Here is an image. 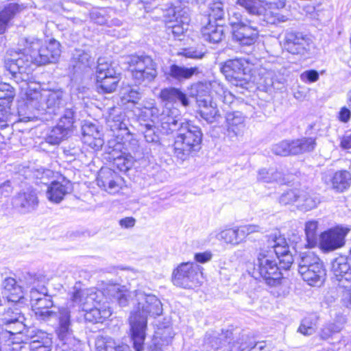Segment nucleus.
I'll return each instance as SVG.
<instances>
[{
	"label": "nucleus",
	"instance_id": "f257e3e1",
	"mask_svg": "<svg viewBox=\"0 0 351 351\" xmlns=\"http://www.w3.org/2000/svg\"><path fill=\"white\" fill-rule=\"evenodd\" d=\"M269 251L259 253L254 265L253 276L262 278L269 286L280 284L282 274L278 266L276 257L278 259L280 267L289 269L293 262L292 254L284 237L274 236L268 240Z\"/></svg>",
	"mask_w": 351,
	"mask_h": 351
},
{
	"label": "nucleus",
	"instance_id": "f03ea898",
	"mask_svg": "<svg viewBox=\"0 0 351 351\" xmlns=\"http://www.w3.org/2000/svg\"><path fill=\"white\" fill-rule=\"evenodd\" d=\"M130 297L133 309L129 318L131 340L135 351H144L147 317H156L162 313L160 300L151 293L141 290L132 292Z\"/></svg>",
	"mask_w": 351,
	"mask_h": 351
},
{
	"label": "nucleus",
	"instance_id": "7ed1b4c3",
	"mask_svg": "<svg viewBox=\"0 0 351 351\" xmlns=\"http://www.w3.org/2000/svg\"><path fill=\"white\" fill-rule=\"evenodd\" d=\"M236 3L249 14L261 17L267 24L277 25L288 20L278 12L285 7L286 0H237Z\"/></svg>",
	"mask_w": 351,
	"mask_h": 351
},
{
	"label": "nucleus",
	"instance_id": "20e7f679",
	"mask_svg": "<svg viewBox=\"0 0 351 351\" xmlns=\"http://www.w3.org/2000/svg\"><path fill=\"white\" fill-rule=\"evenodd\" d=\"M203 134L199 127L188 121L178 131L173 145V154L182 162L202 148Z\"/></svg>",
	"mask_w": 351,
	"mask_h": 351
},
{
	"label": "nucleus",
	"instance_id": "39448f33",
	"mask_svg": "<svg viewBox=\"0 0 351 351\" xmlns=\"http://www.w3.org/2000/svg\"><path fill=\"white\" fill-rule=\"evenodd\" d=\"M63 97L61 90L40 92L29 89L26 92V105L28 108L40 111L42 114L55 115L64 104Z\"/></svg>",
	"mask_w": 351,
	"mask_h": 351
},
{
	"label": "nucleus",
	"instance_id": "423d86ee",
	"mask_svg": "<svg viewBox=\"0 0 351 351\" xmlns=\"http://www.w3.org/2000/svg\"><path fill=\"white\" fill-rule=\"evenodd\" d=\"M25 51L34 60L36 65H44L56 62L60 55V45L55 39L48 43L36 37L25 38Z\"/></svg>",
	"mask_w": 351,
	"mask_h": 351
},
{
	"label": "nucleus",
	"instance_id": "0eeeda50",
	"mask_svg": "<svg viewBox=\"0 0 351 351\" xmlns=\"http://www.w3.org/2000/svg\"><path fill=\"white\" fill-rule=\"evenodd\" d=\"M229 25L233 39L241 45L250 46L255 43L258 36V29L255 23L235 11L229 14Z\"/></svg>",
	"mask_w": 351,
	"mask_h": 351
},
{
	"label": "nucleus",
	"instance_id": "6e6552de",
	"mask_svg": "<svg viewBox=\"0 0 351 351\" xmlns=\"http://www.w3.org/2000/svg\"><path fill=\"white\" fill-rule=\"evenodd\" d=\"M298 272L309 285L319 286L325 280L326 272L321 259L314 253L308 252L300 254Z\"/></svg>",
	"mask_w": 351,
	"mask_h": 351
},
{
	"label": "nucleus",
	"instance_id": "1a4fd4ad",
	"mask_svg": "<svg viewBox=\"0 0 351 351\" xmlns=\"http://www.w3.org/2000/svg\"><path fill=\"white\" fill-rule=\"evenodd\" d=\"M127 64L135 83H149L158 75L157 64L149 56H130L127 58Z\"/></svg>",
	"mask_w": 351,
	"mask_h": 351
},
{
	"label": "nucleus",
	"instance_id": "9d476101",
	"mask_svg": "<svg viewBox=\"0 0 351 351\" xmlns=\"http://www.w3.org/2000/svg\"><path fill=\"white\" fill-rule=\"evenodd\" d=\"M202 267L196 263H182L172 273L173 284L183 289L197 287L202 284Z\"/></svg>",
	"mask_w": 351,
	"mask_h": 351
},
{
	"label": "nucleus",
	"instance_id": "9b49d317",
	"mask_svg": "<svg viewBox=\"0 0 351 351\" xmlns=\"http://www.w3.org/2000/svg\"><path fill=\"white\" fill-rule=\"evenodd\" d=\"M152 116L151 122L160 125L162 133L169 134L178 131L186 122L182 121L180 110L177 108L165 106L162 111L156 107L148 109Z\"/></svg>",
	"mask_w": 351,
	"mask_h": 351
},
{
	"label": "nucleus",
	"instance_id": "f8f14e48",
	"mask_svg": "<svg viewBox=\"0 0 351 351\" xmlns=\"http://www.w3.org/2000/svg\"><path fill=\"white\" fill-rule=\"evenodd\" d=\"M221 71L233 86L243 88L250 81V68L245 59L236 58L226 61L221 66Z\"/></svg>",
	"mask_w": 351,
	"mask_h": 351
},
{
	"label": "nucleus",
	"instance_id": "ddd939ff",
	"mask_svg": "<svg viewBox=\"0 0 351 351\" xmlns=\"http://www.w3.org/2000/svg\"><path fill=\"white\" fill-rule=\"evenodd\" d=\"M32 64H34V60L25 51V47L23 51H9L5 60V69L15 77L17 75H21L20 78L22 80L27 79L28 74L32 71Z\"/></svg>",
	"mask_w": 351,
	"mask_h": 351
},
{
	"label": "nucleus",
	"instance_id": "4468645a",
	"mask_svg": "<svg viewBox=\"0 0 351 351\" xmlns=\"http://www.w3.org/2000/svg\"><path fill=\"white\" fill-rule=\"evenodd\" d=\"M283 46L289 53L305 57L314 49V43L310 35L294 30L286 31Z\"/></svg>",
	"mask_w": 351,
	"mask_h": 351
},
{
	"label": "nucleus",
	"instance_id": "2eb2a0df",
	"mask_svg": "<svg viewBox=\"0 0 351 351\" xmlns=\"http://www.w3.org/2000/svg\"><path fill=\"white\" fill-rule=\"evenodd\" d=\"M25 319L21 311L14 306L4 308L0 315L1 328L5 326V330L12 335L23 332L26 326L24 324Z\"/></svg>",
	"mask_w": 351,
	"mask_h": 351
},
{
	"label": "nucleus",
	"instance_id": "dca6fc26",
	"mask_svg": "<svg viewBox=\"0 0 351 351\" xmlns=\"http://www.w3.org/2000/svg\"><path fill=\"white\" fill-rule=\"evenodd\" d=\"M64 319L57 330L58 343L56 351H83L80 341L73 336L72 328L66 324V319Z\"/></svg>",
	"mask_w": 351,
	"mask_h": 351
},
{
	"label": "nucleus",
	"instance_id": "f3484780",
	"mask_svg": "<svg viewBox=\"0 0 351 351\" xmlns=\"http://www.w3.org/2000/svg\"><path fill=\"white\" fill-rule=\"evenodd\" d=\"M347 231L337 227L324 231L320 234L319 246L324 252H332L345 244Z\"/></svg>",
	"mask_w": 351,
	"mask_h": 351
},
{
	"label": "nucleus",
	"instance_id": "a211bd4d",
	"mask_svg": "<svg viewBox=\"0 0 351 351\" xmlns=\"http://www.w3.org/2000/svg\"><path fill=\"white\" fill-rule=\"evenodd\" d=\"M97 185L110 194L119 192L123 184V178L110 168H101L97 178Z\"/></svg>",
	"mask_w": 351,
	"mask_h": 351
},
{
	"label": "nucleus",
	"instance_id": "6ab92c4d",
	"mask_svg": "<svg viewBox=\"0 0 351 351\" xmlns=\"http://www.w3.org/2000/svg\"><path fill=\"white\" fill-rule=\"evenodd\" d=\"M173 12L174 19L167 24L168 34H171L175 38L182 40L180 37L187 31L190 22L189 9L176 8Z\"/></svg>",
	"mask_w": 351,
	"mask_h": 351
},
{
	"label": "nucleus",
	"instance_id": "aec40b11",
	"mask_svg": "<svg viewBox=\"0 0 351 351\" xmlns=\"http://www.w3.org/2000/svg\"><path fill=\"white\" fill-rule=\"evenodd\" d=\"M13 206L21 214H27L35 210L38 205L36 193L31 188L17 193L12 199Z\"/></svg>",
	"mask_w": 351,
	"mask_h": 351
},
{
	"label": "nucleus",
	"instance_id": "412c9836",
	"mask_svg": "<svg viewBox=\"0 0 351 351\" xmlns=\"http://www.w3.org/2000/svg\"><path fill=\"white\" fill-rule=\"evenodd\" d=\"M37 319L43 322H49L53 319L57 320V325L55 327V333L57 335V330L60 326L63 319H66V324L69 328H72V320L71 317L70 306H62L58 308V311L53 308H45V310H40L34 311Z\"/></svg>",
	"mask_w": 351,
	"mask_h": 351
},
{
	"label": "nucleus",
	"instance_id": "4be33fe9",
	"mask_svg": "<svg viewBox=\"0 0 351 351\" xmlns=\"http://www.w3.org/2000/svg\"><path fill=\"white\" fill-rule=\"evenodd\" d=\"M101 292L95 288L79 289L71 297V302L77 304L82 311H87L100 302Z\"/></svg>",
	"mask_w": 351,
	"mask_h": 351
},
{
	"label": "nucleus",
	"instance_id": "5701e85b",
	"mask_svg": "<svg viewBox=\"0 0 351 351\" xmlns=\"http://www.w3.org/2000/svg\"><path fill=\"white\" fill-rule=\"evenodd\" d=\"M226 128L227 136L230 139L242 137L246 128L245 116L239 111L228 112L226 116Z\"/></svg>",
	"mask_w": 351,
	"mask_h": 351
},
{
	"label": "nucleus",
	"instance_id": "b1692460",
	"mask_svg": "<svg viewBox=\"0 0 351 351\" xmlns=\"http://www.w3.org/2000/svg\"><path fill=\"white\" fill-rule=\"evenodd\" d=\"M331 270L338 284L351 282V248L349 257L340 256L333 260Z\"/></svg>",
	"mask_w": 351,
	"mask_h": 351
},
{
	"label": "nucleus",
	"instance_id": "393cba45",
	"mask_svg": "<svg viewBox=\"0 0 351 351\" xmlns=\"http://www.w3.org/2000/svg\"><path fill=\"white\" fill-rule=\"evenodd\" d=\"M197 104L201 117L207 123H213L220 119L221 114L217 109V104L213 101L210 95H197Z\"/></svg>",
	"mask_w": 351,
	"mask_h": 351
},
{
	"label": "nucleus",
	"instance_id": "a878e982",
	"mask_svg": "<svg viewBox=\"0 0 351 351\" xmlns=\"http://www.w3.org/2000/svg\"><path fill=\"white\" fill-rule=\"evenodd\" d=\"M326 184H330L332 188L337 192H343L350 186L351 174L346 170L335 173H326L322 177Z\"/></svg>",
	"mask_w": 351,
	"mask_h": 351
},
{
	"label": "nucleus",
	"instance_id": "bb28decb",
	"mask_svg": "<svg viewBox=\"0 0 351 351\" xmlns=\"http://www.w3.org/2000/svg\"><path fill=\"white\" fill-rule=\"evenodd\" d=\"M73 191L71 182L63 180L62 182L54 181L48 186L47 191V199L53 203H60L64 196Z\"/></svg>",
	"mask_w": 351,
	"mask_h": 351
},
{
	"label": "nucleus",
	"instance_id": "cd10ccee",
	"mask_svg": "<svg viewBox=\"0 0 351 351\" xmlns=\"http://www.w3.org/2000/svg\"><path fill=\"white\" fill-rule=\"evenodd\" d=\"M106 122L112 132L120 131L123 132L124 134L128 132L125 114L119 107H113L108 110Z\"/></svg>",
	"mask_w": 351,
	"mask_h": 351
},
{
	"label": "nucleus",
	"instance_id": "c85d7f7f",
	"mask_svg": "<svg viewBox=\"0 0 351 351\" xmlns=\"http://www.w3.org/2000/svg\"><path fill=\"white\" fill-rule=\"evenodd\" d=\"M160 98L165 103V106H169V105L176 104L177 101H180L184 107L188 106L189 104L186 95L180 88L175 87L162 89L160 93Z\"/></svg>",
	"mask_w": 351,
	"mask_h": 351
},
{
	"label": "nucleus",
	"instance_id": "c756f323",
	"mask_svg": "<svg viewBox=\"0 0 351 351\" xmlns=\"http://www.w3.org/2000/svg\"><path fill=\"white\" fill-rule=\"evenodd\" d=\"M83 141L95 149H99L104 141L97 127L92 123L84 124L82 128Z\"/></svg>",
	"mask_w": 351,
	"mask_h": 351
},
{
	"label": "nucleus",
	"instance_id": "7c9ffc66",
	"mask_svg": "<svg viewBox=\"0 0 351 351\" xmlns=\"http://www.w3.org/2000/svg\"><path fill=\"white\" fill-rule=\"evenodd\" d=\"M206 25L201 29L202 38L210 43H218L222 40L223 36V28L219 23L212 22L210 19H205Z\"/></svg>",
	"mask_w": 351,
	"mask_h": 351
},
{
	"label": "nucleus",
	"instance_id": "2f4dec72",
	"mask_svg": "<svg viewBox=\"0 0 351 351\" xmlns=\"http://www.w3.org/2000/svg\"><path fill=\"white\" fill-rule=\"evenodd\" d=\"M199 73L197 66L185 67L176 64L169 66L167 71L165 72L167 78H172L179 82L190 79L193 75Z\"/></svg>",
	"mask_w": 351,
	"mask_h": 351
},
{
	"label": "nucleus",
	"instance_id": "473e14b6",
	"mask_svg": "<svg viewBox=\"0 0 351 351\" xmlns=\"http://www.w3.org/2000/svg\"><path fill=\"white\" fill-rule=\"evenodd\" d=\"M51 346L52 341L49 334L38 330L32 337L29 351H51Z\"/></svg>",
	"mask_w": 351,
	"mask_h": 351
},
{
	"label": "nucleus",
	"instance_id": "72a5a7b5",
	"mask_svg": "<svg viewBox=\"0 0 351 351\" xmlns=\"http://www.w3.org/2000/svg\"><path fill=\"white\" fill-rule=\"evenodd\" d=\"M3 287L7 295L8 301L12 303H17L23 299L22 287L16 284L13 278H6L3 283Z\"/></svg>",
	"mask_w": 351,
	"mask_h": 351
},
{
	"label": "nucleus",
	"instance_id": "f704fd0d",
	"mask_svg": "<svg viewBox=\"0 0 351 351\" xmlns=\"http://www.w3.org/2000/svg\"><path fill=\"white\" fill-rule=\"evenodd\" d=\"M84 316L86 322L91 323H102L112 315V311L108 306L97 307L96 305L84 311Z\"/></svg>",
	"mask_w": 351,
	"mask_h": 351
},
{
	"label": "nucleus",
	"instance_id": "c9c22d12",
	"mask_svg": "<svg viewBox=\"0 0 351 351\" xmlns=\"http://www.w3.org/2000/svg\"><path fill=\"white\" fill-rule=\"evenodd\" d=\"M317 145L316 138L303 137L293 140L292 152L293 155L302 154L314 151Z\"/></svg>",
	"mask_w": 351,
	"mask_h": 351
},
{
	"label": "nucleus",
	"instance_id": "e433bc0d",
	"mask_svg": "<svg viewBox=\"0 0 351 351\" xmlns=\"http://www.w3.org/2000/svg\"><path fill=\"white\" fill-rule=\"evenodd\" d=\"M19 11L20 5L17 3H9L0 10V35L5 32L9 22Z\"/></svg>",
	"mask_w": 351,
	"mask_h": 351
},
{
	"label": "nucleus",
	"instance_id": "4c0bfd02",
	"mask_svg": "<svg viewBox=\"0 0 351 351\" xmlns=\"http://www.w3.org/2000/svg\"><path fill=\"white\" fill-rule=\"evenodd\" d=\"M77 107L76 104L72 101L66 103L59 123L70 130L77 120Z\"/></svg>",
	"mask_w": 351,
	"mask_h": 351
},
{
	"label": "nucleus",
	"instance_id": "58836bf2",
	"mask_svg": "<svg viewBox=\"0 0 351 351\" xmlns=\"http://www.w3.org/2000/svg\"><path fill=\"white\" fill-rule=\"evenodd\" d=\"M119 74L107 75L102 79L97 78V88L99 91L104 93H110L114 92L119 81Z\"/></svg>",
	"mask_w": 351,
	"mask_h": 351
},
{
	"label": "nucleus",
	"instance_id": "ea45409f",
	"mask_svg": "<svg viewBox=\"0 0 351 351\" xmlns=\"http://www.w3.org/2000/svg\"><path fill=\"white\" fill-rule=\"evenodd\" d=\"M69 130V129L58 123L47 134L46 141L51 145H58L66 136Z\"/></svg>",
	"mask_w": 351,
	"mask_h": 351
},
{
	"label": "nucleus",
	"instance_id": "a19ab883",
	"mask_svg": "<svg viewBox=\"0 0 351 351\" xmlns=\"http://www.w3.org/2000/svg\"><path fill=\"white\" fill-rule=\"evenodd\" d=\"M317 319V317L315 315L305 317L301 321L298 332L305 336L312 335L316 331Z\"/></svg>",
	"mask_w": 351,
	"mask_h": 351
},
{
	"label": "nucleus",
	"instance_id": "79ce46f5",
	"mask_svg": "<svg viewBox=\"0 0 351 351\" xmlns=\"http://www.w3.org/2000/svg\"><path fill=\"white\" fill-rule=\"evenodd\" d=\"M318 221L311 220L305 223V234L307 246L310 248L315 247L317 243Z\"/></svg>",
	"mask_w": 351,
	"mask_h": 351
},
{
	"label": "nucleus",
	"instance_id": "37998d69",
	"mask_svg": "<svg viewBox=\"0 0 351 351\" xmlns=\"http://www.w3.org/2000/svg\"><path fill=\"white\" fill-rule=\"evenodd\" d=\"M319 203V199L310 195L308 193L300 191V201H298V206L303 210H309L317 206Z\"/></svg>",
	"mask_w": 351,
	"mask_h": 351
},
{
	"label": "nucleus",
	"instance_id": "c03bdc74",
	"mask_svg": "<svg viewBox=\"0 0 351 351\" xmlns=\"http://www.w3.org/2000/svg\"><path fill=\"white\" fill-rule=\"evenodd\" d=\"M119 346L112 338L108 336H98L95 340L96 351H116Z\"/></svg>",
	"mask_w": 351,
	"mask_h": 351
},
{
	"label": "nucleus",
	"instance_id": "a18cd8bd",
	"mask_svg": "<svg viewBox=\"0 0 351 351\" xmlns=\"http://www.w3.org/2000/svg\"><path fill=\"white\" fill-rule=\"evenodd\" d=\"M215 237L219 241H223L226 243L230 244L234 246H237L240 244L237 237L236 228L221 230L216 234Z\"/></svg>",
	"mask_w": 351,
	"mask_h": 351
},
{
	"label": "nucleus",
	"instance_id": "49530a36",
	"mask_svg": "<svg viewBox=\"0 0 351 351\" xmlns=\"http://www.w3.org/2000/svg\"><path fill=\"white\" fill-rule=\"evenodd\" d=\"M212 89L213 91L215 93L219 99L224 104H230L233 102L234 95L226 90L221 84L214 82L212 84Z\"/></svg>",
	"mask_w": 351,
	"mask_h": 351
},
{
	"label": "nucleus",
	"instance_id": "de8ad7c7",
	"mask_svg": "<svg viewBox=\"0 0 351 351\" xmlns=\"http://www.w3.org/2000/svg\"><path fill=\"white\" fill-rule=\"evenodd\" d=\"M293 140H283L281 141L271 147V152L275 155L281 156H287L293 155L292 152Z\"/></svg>",
	"mask_w": 351,
	"mask_h": 351
},
{
	"label": "nucleus",
	"instance_id": "09e8293b",
	"mask_svg": "<svg viewBox=\"0 0 351 351\" xmlns=\"http://www.w3.org/2000/svg\"><path fill=\"white\" fill-rule=\"evenodd\" d=\"M225 11L223 10V4L220 1H213L209 5V13L205 19L215 20L219 21L223 19Z\"/></svg>",
	"mask_w": 351,
	"mask_h": 351
},
{
	"label": "nucleus",
	"instance_id": "8fccbe9b",
	"mask_svg": "<svg viewBox=\"0 0 351 351\" xmlns=\"http://www.w3.org/2000/svg\"><path fill=\"white\" fill-rule=\"evenodd\" d=\"M14 96V88L7 83L0 84V107L8 105Z\"/></svg>",
	"mask_w": 351,
	"mask_h": 351
},
{
	"label": "nucleus",
	"instance_id": "3c124183",
	"mask_svg": "<svg viewBox=\"0 0 351 351\" xmlns=\"http://www.w3.org/2000/svg\"><path fill=\"white\" fill-rule=\"evenodd\" d=\"M24 281L27 287H39L40 285H45L47 278L41 274L27 273L24 276Z\"/></svg>",
	"mask_w": 351,
	"mask_h": 351
},
{
	"label": "nucleus",
	"instance_id": "603ef678",
	"mask_svg": "<svg viewBox=\"0 0 351 351\" xmlns=\"http://www.w3.org/2000/svg\"><path fill=\"white\" fill-rule=\"evenodd\" d=\"M73 60L76 62L75 67L89 66L93 62L90 55L82 49H76L73 53Z\"/></svg>",
	"mask_w": 351,
	"mask_h": 351
},
{
	"label": "nucleus",
	"instance_id": "864d4df0",
	"mask_svg": "<svg viewBox=\"0 0 351 351\" xmlns=\"http://www.w3.org/2000/svg\"><path fill=\"white\" fill-rule=\"evenodd\" d=\"M97 66V79H102L107 75H112L116 74V71L110 64L106 62L104 58H99Z\"/></svg>",
	"mask_w": 351,
	"mask_h": 351
},
{
	"label": "nucleus",
	"instance_id": "5fc2aeb1",
	"mask_svg": "<svg viewBox=\"0 0 351 351\" xmlns=\"http://www.w3.org/2000/svg\"><path fill=\"white\" fill-rule=\"evenodd\" d=\"M300 190L298 189L289 190L280 195L279 203L284 206L292 204L295 202L298 203V201H300Z\"/></svg>",
	"mask_w": 351,
	"mask_h": 351
},
{
	"label": "nucleus",
	"instance_id": "6e6d98bb",
	"mask_svg": "<svg viewBox=\"0 0 351 351\" xmlns=\"http://www.w3.org/2000/svg\"><path fill=\"white\" fill-rule=\"evenodd\" d=\"M90 19L98 25L106 24L109 18L108 10L105 8H94L90 12Z\"/></svg>",
	"mask_w": 351,
	"mask_h": 351
},
{
	"label": "nucleus",
	"instance_id": "4d7b16f0",
	"mask_svg": "<svg viewBox=\"0 0 351 351\" xmlns=\"http://www.w3.org/2000/svg\"><path fill=\"white\" fill-rule=\"evenodd\" d=\"M48 295V290L45 285H40L38 288L34 287L29 290V297L31 305L35 304V302H38L43 298Z\"/></svg>",
	"mask_w": 351,
	"mask_h": 351
},
{
	"label": "nucleus",
	"instance_id": "13d9d810",
	"mask_svg": "<svg viewBox=\"0 0 351 351\" xmlns=\"http://www.w3.org/2000/svg\"><path fill=\"white\" fill-rule=\"evenodd\" d=\"M154 123L152 122L141 125V132L144 134L145 141L148 143H157L158 141V136L155 132Z\"/></svg>",
	"mask_w": 351,
	"mask_h": 351
},
{
	"label": "nucleus",
	"instance_id": "bf43d9fd",
	"mask_svg": "<svg viewBox=\"0 0 351 351\" xmlns=\"http://www.w3.org/2000/svg\"><path fill=\"white\" fill-rule=\"evenodd\" d=\"M338 287L342 289L341 303L348 308H351V282L346 284H337Z\"/></svg>",
	"mask_w": 351,
	"mask_h": 351
},
{
	"label": "nucleus",
	"instance_id": "052dcab7",
	"mask_svg": "<svg viewBox=\"0 0 351 351\" xmlns=\"http://www.w3.org/2000/svg\"><path fill=\"white\" fill-rule=\"evenodd\" d=\"M108 290L110 293L111 295L117 300L120 306H125L128 304V298L120 289L119 285H112Z\"/></svg>",
	"mask_w": 351,
	"mask_h": 351
},
{
	"label": "nucleus",
	"instance_id": "680f3d73",
	"mask_svg": "<svg viewBox=\"0 0 351 351\" xmlns=\"http://www.w3.org/2000/svg\"><path fill=\"white\" fill-rule=\"evenodd\" d=\"M123 98L128 102L137 103L141 98L142 94L138 88H127L123 90Z\"/></svg>",
	"mask_w": 351,
	"mask_h": 351
},
{
	"label": "nucleus",
	"instance_id": "e2e57ef3",
	"mask_svg": "<svg viewBox=\"0 0 351 351\" xmlns=\"http://www.w3.org/2000/svg\"><path fill=\"white\" fill-rule=\"evenodd\" d=\"M114 163L117 165L120 171H125L128 169L132 164L130 159L128 158L122 153L115 156L114 154H112Z\"/></svg>",
	"mask_w": 351,
	"mask_h": 351
},
{
	"label": "nucleus",
	"instance_id": "0e129e2a",
	"mask_svg": "<svg viewBox=\"0 0 351 351\" xmlns=\"http://www.w3.org/2000/svg\"><path fill=\"white\" fill-rule=\"evenodd\" d=\"M32 308L33 311L45 310V308H53V302L51 300V295H48L47 296L43 298L38 302H35V304L32 306Z\"/></svg>",
	"mask_w": 351,
	"mask_h": 351
},
{
	"label": "nucleus",
	"instance_id": "69168bd1",
	"mask_svg": "<svg viewBox=\"0 0 351 351\" xmlns=\"http://www.w3.org/2000/svg\"><path fill=\"white\" fill-rule=\"evenodd\" d=\"M275 77L274 71H266L261 77V84H263L267 90L274 89V82Z\"/></svg>",
	"mask_w": 351,
	"mask_h": 351
},
{
	"label": "nucleus",
	"instance_id": "338daca9",
	"mask_svg": "<svg viewBox=\"0 0 351 351\" xmlns=\"http://www.w3.org/2000/svg\"><path fill=\"white\" fill-rule=\"evenodd\" d=\"M300 80L305 83L315 82L319 80V73L313 69L305 71L300 74Z\"/></svg>",
	"mask_w": 351,
	"mask_h": 351
},
{
	"label": "nucleus",
	"instance_id": "774afa93",
	"mask_svg": "<svg viewBox=\"0 0 351 351\" xmlns=\"http://www.w3.org/2000/svg\"><path fill=\"white\" fill-rule=\"evenodd\" d=\"M52 173L53 172L49 169L40 168L36 169L33 172V176L36 179L40 180L41 183L47 184L46 181L48 180V178L52 175Z\"/></svg>",
	"mask_w": 351,
	"mask_h": 351
}]
</instances>
